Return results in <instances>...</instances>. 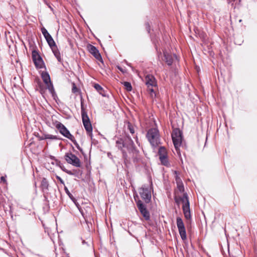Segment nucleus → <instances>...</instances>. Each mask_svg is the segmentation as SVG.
Segmentation results:
<instances>
[{
  "label": "nucleus",
  "mask_w": 257,
  "mask_h": 257,
  "mask_svg": "<svg viewBox=\"0 0 257 257\" xmlns=\"http://www.w3.org/2000/svg\"><path fill=\"white\" fill-rule=\"evenodd\" d=\"M116 147L121 151L125 163L130 162L128 153L133 151L136 152V148L134 142L128 136L118 138L116 141Z\"/></svg>",
  "instance_id": "1"
},
{
  "label": "nucleus",
  "mask_w": 257,
  "mask_h": 257,
  "mask_svg": "<svg viewBox=\"0 0 257 257\" xmlns=\"http://www.w3.org/2000/svg\"><path fill=\"white\" fill-rule=\"evenodd\" d=\"M81 116L82 119L84 127L85 130L87 132V134L88 135L92 137V127L91 124L90 119L87 115V112L86 111L84 105L83 103L81 101Z\"/></svg>",
  "instance_id": "2"
},
{
  "label": "nucleus",
  "mask_w": 257,
  "mask_h": 257,
  "mask_svg": "<svg viewBox=\"0 0 257 257\" xmlns=\"http://www.w3.org/2000/svg\"><path fill=\"white\" fill-rule=\"evenodd\" d=\"M146 137L151 145L154 147L157 146L160 143L159 132L157 128H152L149 129Z\"/></svg>",
  "instance_id": "3"
},
{
  "label": "nucleus",
  "mask_w": 257,
  "mask_h": 257,
  "mask_svg": "<svg viewBox=\"0 0 257 257\" xmlns=\"http://www.w3.org/2000/svg\"><path fill=\"white\" fill-rule=\"evenodd\" d=\"M171 136L175 148L178 153L182 142L183 133L179 128H175L173 129Z\"/></svg>",
  "instance_id": "4"
},
{
  "label": "nucleus",
  "mask_w": 257,
  "mask_h": 257,
  "mask_svg": "<svg viewBox=\"0 0 257 257\" xmlns=\"http://www.w3.org/2000/svg\"><path fill=\"white\" fill-rule=\"evenodd\" d=\"M151 186H147L144 185L139 189V193L142 199L146 203H149L151 200Z\"/></svg>",
  "instance_id": "5"
},
{
  "label": "nucleus",
  "mask_w": 257,
  "mask_h": 257,
  "mask_svg": "<svg viewBox=\"0 0 257 257\" xmlns=\"http://www.w3.org/2000/svg\"><path fill=\"white\" fill-rule=\"evenodd\" d=\"M53 125L59 130L60 133L65 138L72 140L73 136L71 134L69 131L61 122L55 120L53 122Z\"/></svg>",
  "instance_id": "6"
},
{
  "label": "nucleus",
  "mask_w": 257,
  "mask_h": 257,
  "mask_svg": "<svg viewBox=\"0 0 257 257\" xmlns=\"http://www.w3.org/2000/svg\"><path fill=\"white\" fill-rule=\"evenodd\" d=\"M32 57L34 63L37 68L41 69L44 67V63L43 59L39 55L37 50H32Z\"/></svg>",
  "instance_id": "7"
},
{
  "label": "nucleus",
  "mask_w": 257,
  "mask_h": 257,
  "mask_svg": "<svg viewBox=\"0 0 257 257\" xmlns=\"http://www.w3.org/2000/svg\"><path fill=\"white\" fill-rule=\"evenodd\" d=\"M65 159L66 162L76 167H80L81 163L79 159L71 153H67L65 155Z\"/></svg>",
  "instance_id": "8"
},
{
  "label": "nucleus",
  "mask_w": 257,
  "mask_h": 257,
  "mask_svg": "<svg viewBox=\"0 0 257 257\" xmlns=\"http://www.w3.org/2000/svg\"><path fill=\"white\" fill-rule=\"evenodd\" d=\"M134 198L136 201L137 207L141 213L142 214L146 220H149L150 219V213L147 210L145 205L140 199L137 200L135 196H134Z\"/></svg>",
  "instance_id": "9"
},
{
  "label": "nucleus",
  "mask_w": 257,
  "mask_h": 257,
  "mask_svg": "<svg viewBox=\"0 0 257 257\" xmlns=\"http://www.w3.org/2000/svg\"><path fill=\"white\" fill-rule=\"evenodd\" d=\"M41 76L44 83L47 86L49 92L53 96H54V94H55V90L53 85L51 81L49 74L47 72H43L41 74Z\"/></svg>",
  "instance_id": "10"
},
{
  "label": "nucleus",
  "mask_w": 257,
  "mask_h": 257,
  "mask_svg": "<svg viewBox=\"0 0 257 257\" xmlns=\"http://www.w3.org/2000/svg\"><path fill=\"white\" fill-rule=\"evenodd\" d=\"M177 225L178 228L179 232L182 240H185L187 238L186 232L184 224L182 219L180 217H177L176 219Z\"/></svg>",
  "instance_id": "11"
},
{
  "label": "nucleus",
  "mask_w": 257,
  "mask_h": 257,
  "mask_svg": "<svg viewBox=\"0 0 257 257\" xmlns=\"http://www.w3.org/2000/svg\"><path fill=\"white\" fill-rule=\"evenodd\" d=\"M89 52L98 60L102 62V59L99 51L97 48L92 45L87 46Z\"/></svg>",
  "instance_id": "12"
},
{
  "label": "nucleus",
  "mask_w": 257,
  "mask_h": 257,
  "mask_svg": "<svg viewBox=\"0 0 257 257\" xmlns=\"http://www.w3.org/2000/svg\"><path fill=\"white\" fill-rule=\"evenodd\" d=\"M145 83L147 87H157V83L155 77L152 75H148L145 77Z\"/></svg>",
  "instance_id": "13"
},
{
  "label": "nucleus",
  "mask_w": 257,
  "mask_h": 257,
  "mask_svg": "<svg viewBox=\"0 0 257 257\" xmlns=\"http://www.w3.org/2000/svg\"><path fill=\"white\" fill-rule=\"evenodd\" d=\"M182 209L185 218L187 220L191 219V215L189 202H187L185 204H183Z\"/></svg>",
  "instance_id": "14"
},
{
  "label": "nucleus",
  "mask_w": 257,
  "mask_h": 257,
  "mask_svg": "<svg viewBox=\"0 0 257 257\" xmlns=\"http://www.w3.org/2000/svg\"><path fill=\"white\" fill-rule=\"evenodd\" d=\"M128 157L130 158L131 157L132 158L134 163H138L141 161V157L139 154V151L137 149L136 152H135V151H133L132 152H131L130 153H128Z\"/></svg>",
  "instance_id": "15"
},
{
  "label": "nucleus",
  "mask_w": 257,
  "mask_h": 257,
  "mask_svg": "<svg viewBox=\"0 0 257 257\" xmlns=\"http://www.w3.org/2000/svg\"><path fill=\"white\" fill-rule=\"evenodd\" d=\"M36 82L37 83V90H38L41 94L43 95L45 93L46 89H48L47 86L44 84L40 79L36 80Z\"/></svg>",
  "instance_id": "16"
},
{
  "label": "nucleus",
  "mask_w": 257,
  "mask_h": 257,
  "mask_svg": "<svg viewBox=\"0 0 257 257\" xmlns=\"http://www.w3.org/2000/svg\"><path fill=\"white\" fill-rule=\"evenodd\" d=\"M49 184L45 178H43L41 183V188L44 193H47L49 190Z\"/></svg>",
  "instance_id": "17"
},
{
  "label": "nucleus",
  "mask_w": 257,
  "mask_h": 257,
  "mask_svg": "<svg viewBox=\"0 0 257 257\" xmlns=\"http://www.w3.org/2000/svg\"><path fill=\"white\" fill-rule=\"evenodd\" d=\"M54 56L57 58V60L61 62L62 61V58L61 57V54L60 53V51H59L57 46L56 45H55V46H52V47H50Z\"/></svg>",
  "instance_id": "18"
},
{
  "label": "nucleus",
  "mask_w": 257,
  "mask_h": 257,
  "mask_svg": "<svg viewBox=\"0 0 257 257\" xmlns=\"http://www.w3.org/2000/svg\"><path fill=\"white\" fill-rule=\"evenodd\" d=\"M164 60L168 65L171 66L173 62V58L171 54L168 53L166 52H164Z\"/></svg>",
  "instance_id": "19"
},
{
  "label": "nucleus",
  "mask_w": 257,
  "mask_h": 257,
  "mask_svg": "<svg viewBox=\"0 0 257 257\" xmlns=\"http://www.w3.org/2000/svg\"><path fill=\"white\" fill-rule=\"evenodd\" d=\"M160 161L162 165L165 166H169L170 165L168 159V156H160Z\"/></svg>",
  "instance_id": "20"
},
{
  "label": "nucleus",
  "mask_w": 257,
  "mask_h": 257,
  "mask_svg": "<svg viewBox=\"0 0 257 257\" xmlns=\"http://www.w3.org/2000/svg\"><path fill=\"white\" fill-rule=\"evenodd\" d=\"M47 42L48 43L49 46L50 47H52V46H55L56 45V43L53 40V38L51 36V35H49L46 37H45Z\"/></svg>",
  "instance_id": "21"
},
{
  "label": "nucleus",
  "mask_w": 257,
  "mask_h": 257,
  "mask_svg": "<svg viewBox=\"0 0 257 257\" xmlns=\"http://www.w3.org/2000/svg\"><path fill=\"white\" fill-rule=\"evenodd\" d=\"M94 88L102 96H105L104 90L103 88L98 84H95Z\"/></svg>",
  "instance_id": "22"
},
{
  "label": "nucleus",
  "mask_w": 257,
  "mask_h": 257,
  "mask_svg": "<svg viewBox=\"0 0 257 257\" xmlns=\"http://www.w3.org/2000/svg\"><path fill=\"white\" fill-rule=\"evenodd\" d=\"M158 155L159 157H160V156H167V151L165 147H160L158 151Z\"/></svg>",
  "instance_id": "23"
},
{
  "label": "nucleus",
  "mask_w": 257,
  "mask_h": 257,
  "mask_svg": "<svg viewBox=\"0 0 257 257\" xmlns=\"http://www.w3.org/2000/svg\"><path fill=\"white\" fill-rule=\"evenodd\" d=\"M126 127L127 129L132 134L135 133V127L131 122L128 121L126 122Z\"/></svg>",
  "instance_id": "24"
},
{
  "label": "nucleus",
  "mask_w": 257,
  "mask_h": 257,
  "mask_svg": "<svg viewBox=\"0 0 257 257\" xmlns=\"http://www.w3.org/2000/svg\"><path fill=\"white\" fill-rule=\"evenodd\" d=\"M71 141L74 145L75 146V147L77 148V149L82 153L83 154V150L79 146V144L76 142V140L75 139L74 136L73 137V139L72 140H70Z\"/></svg>",
  "instance_id": "25"
},
{
  "label": "nucleus",
  "mask_w": 257,
  "mask_h": 257,
  "mask_svg": "<svg viewBox=\"0 0 257 257\" xmlns=\"http://www.w3.org/2000/svg\"><path fill=\"white\" fill-rule=\"evenodd\" d=\"M122 84H123V85L125 87V89L127 91H132V85H131L130 82H127V81H125V82H123L122 83Z\"/></svg>",
  "instance_id": "26"
},
{
  "label": "nucleus",
  "mask_w": 257,
  "mask_h": 257,
  "mask_svg": "<svg viewBox=\"0 0 257 257\" xmlns=\"http://www.w3.org/2000/svg\"><path fill=\"white\" fill-rule=\"evenodd\" d=\"M45 139H50V140H58L59 138L56 136H54L50 134L44 135Z\"/></svg>",
  "instance_id": "27"
},
{
  "label": "nucleus",
  "mask_w": 257,
  "mask_h": 257,
  "mask_svg": "<svg viewBox=\"0 0 257 257\" xmlns=\"http://www.w3.org/2000/svg\"><path fill=\"white\" fill-rule=\"evenodd\" d=\"M181 200L183 204H185L187 202H189L188 195L186 193L183 194V197L181 198Z\"/></svg>",
  "instance_id": "28"
},
{
  "label": "nucleus",
  "mask_w": 257,
  "mask_h": 257,
  "mask_svg": "<svg viewBox=\"0 0 257 257\" xmlns=\"http://www.w3.org/2000/svg\"><path fill=\"white\" fill-rule=\"evenodd\" d=\"M148 91L151 97L154 98L156 97V93L154 89H153V87H148Z\"/></svg>",
  "instance_id": "29"
},
{
  "label": "nucleus",
  "mask_w": 257,
  "mask_h": 257,
  "mask_svg": "<svg viewBox=\"0 0 257 257\" xmlns=\"http://www.w3.org/2000/svg\"><path fill=\"white\" fill-rule=\"evenodd\" d=\"M64 190L65 191V193L68 195V196L69 197V198L73 201L75 200V198L73 197V196L72 195V194L69 192L68 189L67 187L65 186H64Z\"/></svg>",
  "instance_id": "30"
},
{
  "label": "nucleus",
  "mask_w": 257,
  "mask_h": 257,
  "mask_svg": "<svg viewBox=\"0 0 257 257\" xmlns=\"http://www.w3.org/2000/svg\"><path fill=\"white\" fill-rule=\"evenodd\" d=\"M177 188L180 192H183L184 191V188L183 182L180 183H177Z\"/></svg>",
  "instance_id": "31"
},
{
  "label": "nucleus",
  "mask_w": 257,
  "mask_h": 257,
  "mask_svg": "<svg viewBox=\"0 0 257 257\" xmlns=\"http://www.w3.org/2000/svg\"><path fill=\"white\" fill-rule=\"evenodd\" d=\"M61 169L64 171L65 172V173H66L67 174L70 175H74V176H76L74 173H73L71 171H70V170H67L66 169H65L64 168V167L63 166V165L62 166V167H61Z\"/></svg>",
  "instance_id": "32"
},
{
  "label": "nucleus",
  "mask_w": 257,
  "mask_h": 257,
  "mask_svg": "<svg viewBox=\"0 0 257 257\" xmlns=\"http://www.w3.org/2000/svg\"><path fill=\"white\" fill-rule=\"evenodd\" d=\"M174 173L175 174V180H176V183H180L181 182H182L180 177L179 176V175L178 174L177 171H175L174 172Z\"/></svg>",
  "instance_id": "33"
},
{
  "label": "nucleus",
  "mask_w": 257,
  "mask_h": 257,
  "mask_svg": "<svg viewBox=\"0 0 257 257\" xmlns=\"http://www.w3.org/2000/svg\"><path fill=\"white\" fill-rule=\"evenodd\" d=\"M41 32L44 37H46L50 35L44 27L41 28Z\"/></svg>",
  "instance_id": "34"
},
{
  "label": "nucleus",
  "mask_w": 257,
  "mask_h": 257,
  "mask_svg": "<svg viewBox=\"0 0 257 257\" xmlns=\"http://www.w3.org/2000/svg\"><path fill=\"white\" fill-rule=\"evenodd\" d=\"M78 90V89L77 88V87L76 86L75 84L74 83H73V87H72V92L75 93V92H77Z\"/></svg>",
  "instance_id": "35"
},
{
  "label": "nucleus",
  "mask_w": 257,
  "mask_h": 257,
  "mask_svg": "<svg viewBox=\"0 0 257 257\" xmlns=\"http://www.w3.org/2000/svg\"><path fill=\"white\" fill-rule=\"evenodd\" d=\"M56 178H57V179L60 181V182L61 184H62L64 185V181L63 180V179H62L60 177H59V176H57L56 177Z\"/></svg>",
  "instance_id": "36"
},
{
  "label": "nucleus",
  "mask_w": 257,
  "mask_h": 257,
  "mask_svg": "<svg viewBox=\"0 0 257 257\" xmlns=\"http://www.w3.org/2000/svg\"><path fill=\"white\" fill-rule=\"evenodd\" d=\"M55 161L56 162V165L61 168L62 167V166L63 165L61 163V162L56 159H55Z\"/></svg>",
  "instance_id": "37"
},
{
  "label": "nucleus",
  "mask_w": 257,
  "mask_h": 257,
  "mask_svg": "<svg viewBox=\"0 0 257 257\" xmlns=\"http://www.w3.org/2000/svg\"><path fill=\"white\" fill-rule=\"evenodd\" d=\"M146 29L147 30L148 32L150 33V27L149 24L148 23H146Z\"/></svg>",
  "instance_id": "38"
},
{
  "label": "nucleus",
  "mask_w": 257,
  "mask_h": 257,
  "mask_svg": "<svg viewBox=\"0 0 257 257\" xmlns=\"http://www.w3.org/2000/svg\"><path fill=\"white\" fill-rule=\"evenodd\" d=\"M1 182H6V180L4 176H2L1 177Z\"/></svg>",
  "instance_id": "39"
},
{
  "label": "nucleus",
  "mask_w": 257,
  "mask_h": 257,
  "mask_svg": "<svg viewBox=\"0 0 257 257\" xmlns=\"http://www.w3.org/2000/svg\"><path fill=\"white\" fill-rule=\"evenodd\" d=\"M117 68L122 73H125V71L123 70V69L121 67L117 66Z\"/></svg>",
  "instance_id": "40"
},
{
  "label": "nucleus",
  "mask_w": 257,
  "mask_h": 257,
  "mask_svg": "<svg viewBox=\"0 0 257 257\" xmlns=\"http://www.w3.org/2000/svg\"><path fill=\"white\" fill-rule=\"evenodd\" d=\"M82 244H83V245L86 244L87 246H89V244H88V242H86V241H85V240H82Z\"/></svg>",
  "instance_id": "41"
},
{
  "label": "nucleus",
  "mask_w": 257,
  "mask_h": 257,
  "mask_svg": "<svg viewBox=\"0 0 257 257\" xmlns=\"http://www.w3.org/2000/svg\"><path fill=\"white\" fill-rule=\"evenodd\" d=\"M45 3L48 6L49 8H50L51 10H52V8H51V7L50 6V5H48L47 4V2L45 1Z\"/></svg>",
  "instance_id": "42"
},
{
  "label": "nucleus",
  "mask_w": 257,
  "mask_h": 257,
  "mask_svg": "<svg viewBox=\"0 0 257 257\" xmlns=\"http://www.w3.org/2000/svg\"><path fill=\"white\" fill-rule=\"evenodd\" d=\"M155 48H156V49L157 50V45L155 43Z\"/></svg>",
  "instance_id": "43"
},
{
  "label": "nucleus",
  "mask_w": 257,
  "mask_h": 257,
  "mask_svg": "<svg viewBox=\"0 0 257 257\" xmlns=\"http://www.w3.org/2000/svg\"><path fill=\"white\" fill-rule=\"evenodd\" d=\"M127 65L128 66H131V64H128V63H127Z\"/></svg>",
  "instance_id": "44"
}]
</instances>
